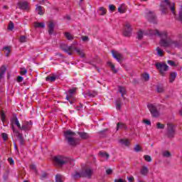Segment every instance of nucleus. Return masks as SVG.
<instances>
[{"label":"nucleus","instance_id":"nucleus-22","mask_svg":"<svg viewBox=\"0 0 182 182\" xmlns=\"http://www.w3.org/2000/svg\"><path fill=\"white\" fill-rule=\"evenodd\" d=\"M53 29H55V24H53V22H50L48 24V33H49V35H52V33H53Z\"/></svg>","mask_w":182,"mask_h":182},{"label":"nucleus","instance_id":"nucleus-1","mask_svg":"<svg viewBox=\"0 0 182 182\" xmlns=\"http://www.w3.org/2000/svg\"><path fill=\"white\" fill-rule=\"evenodd\" d=\"M160 11L162 14L166 15L167 14V9L168 8L173 16L177 15L176 12V3L172 0H163L161 2L160 5Z\"/></svg>","mask_w":182,"mask_h":182},{"label":"nucleus","instance_id":"nucleus-46","mask_svg":"<svg viewBox=\"0 0 182 182\" xmlns=\"http://www.w3.org/2000/svg\"><path fill=\"white\" fill-rule=\"evenodd\" d=\"M26 41V36H22L20 37V42H21V43H23V42H25Z\"/></svg>","mask_w":182,"mask_h":182},{"label":"nucleus","instance_id":"nucleus-32","mask_svg":"<svg viewBox=\"0 0 182 182\" xmlns=\"http://www.w3.org/2000/svg\"><path fill=\"white\" fill-rule=\"evenodd\" d=\"M30 129H31V127H29V125H28L26 124V122H24L23 124V125L21 126V128L20 130H25V131H26V130H30Z\"/></svg>","mask_w":182,"mask_h":182},{"label":"nucleus","instance_id":"nucleus-29","mask_svg":"<svg viewBox=\"0 0 182 182\" xmlns=\"http://www.w3.org/2000/svg\"><path fill=\"white\" fill-rule=\"evenodd\" d=\"M87 95H88L89 97H96V96H97V92L95 91H89L87 92Z\"/></svg>","mask_w":182,"mask_h":182},{"label":"nucleus","instance_id":"nucleus-12","mask_svg":"<svg viewBox=\"0 0 182 182\" xmlns=\"http://www.w3.org/2000/svg\"><path fill=\"white\" fill-rule=\"evenodd\" d=\"M17 5L18 6V9H22L23 11H28L29 8H31L29 3L27 1L18 2Z\"/></svg>","mask_w":182,"mask_h":182},{"label":"nucleus","instance_id":"nucleus-51","mask_svg":"<svg viewBox=\"0 0 182 182\" xmlns=\"http://www.w3.org/2000/svg\"><path fill=\"white\" fill-rule=\"evenodd\" d=\"M156 90L159 93H161V92H163V87H160V86H158L156 87Z\"/></svg>","mask_w":182,"mask_h":182},{"label":"nucleus","instance_id":"nucleus-45","mask_svg":"<svg viewBox=\"0 0 182 182\" xmlns=\"http://www.w3.org/2000/svg\"><path fill=\"white\" fill-rule=\"evenodd\" d=\"M28 73V70L26 68H21V75H26Z\"/></svg>","mask_w":182,"mask_h":182},{"label":"nucleus","instance_id":"nucleus-64","mask_svg":"<svg viewBox=\"0 0 182 182\" xmlns=\"http://www.w3.org/2000/svg\"><path fill=\"white\" fill-rule=\"evenodd\" d=\"M114 182H124V181H123V179L119 178L118 180H117V179H115V180H114Z\"/></svg>","mask_w":182,"mask_h":182},{"label":"nucleus","instance_id":"nucleus-4","mask_svg":"<svg viewBox=\"0 0 182 182\" xmlns=\"http://www.w3.org/2000/svg\"><path fill=\"white\" fill-rule=\"evenodd\" d=\"M159 45L162 48H171V46H175V48H180L182 46V40L174 41L171 38H161Z\"/></svg>","mask_w":182,"mask_h":182},{"label":"nucleus","instance_id":"nucleus-55","mask_svg":"<svg viewBox=\"0 0 182 182\" xmlns=\"http://www.w3.org/2000/svg\"><path fill=\"white\" fill-rule=\"evenodd\" d=\"M1 121L5 122L6 118H5V114L4 112H1Z\"/></svg>","mask_w":182,"mask_h":182},{"label":"nucleus","instance_id":"nucleus-25","mask_svg":"<svg viewBox=\"0 0 182 182\" xmlns=\"http://www.w3.org/2000/svg\"><path fill=\"white\" fill-rule=\"evenodd\" d=\"M119 92L121 94L122 97L125 99L124 95H126V88L123 87H119Z\"/></svg>","mask_w":182,"mask_h":182},{"label":"nucleus","instance_id":"nucleus-62","mask_svg":"<svg viewBox=\"0 0 182 182\" xmlns=\"http://www.w3.org/2000/svg\"><path fill=\"white\" fill-rule=\"evenodd\" d=\"M118 11L119 12V14H124V12L122 7L118 8Z\"/></svg>","mask_w":182,"mask_h":182},{"label":"nucleus","instance_id":"nucleus-52","mask_svg":"<svg viewBox=\"0 0 182 182\" xmlns=\"http://www.w3.org/2000/svg\"><path fill=\"white\" fill-rule=\"evenodd\" d=\"M14 23H9V29H10V31H13V30H14Z\"/></svg>","mask_w":182,"mask_h":182},{"label":"nucleus","instance_id":"nucleus-19","mask_svg":"<svg viewBox=\"0 0 182 182\" xmlns=\"http://www.w3.org/2000/svg\"><path fill=\"white\" fill-rule=\"evenodd\" d=\"M6 72V67L5 65L1 66L0 68V80H2V77H4V75H5Z\"/></svg>","mask_w":182,"mask_h":182},{"label":"nucleus","instance_id":"nucleus-56","mask_svg":"<svg viewBox=\"0 0 182 182\" xmlns=\"http://www.w3.org/2000/svg\"><path fill=\"white\" fill-rule=\"evenodd\" d=\"M127 180H128V181H129V182H132V181H134V178L133 176H128V177H127Z\"/></svg>","mask_w":182,"mask_h":182},{"label":"nucleus","instance_id":"nucleus-58","mask_svg":"<svg viewBox=\"0 0 182 182\" xmlns=\"http://www.w3.org/2000/svg\"><path fill=\"white\" fill-rule=\"evenodd\" d=\"M168 65H170L171 66H174V65H176V63H175L174 61H173V60H168Z\"/></svg>","mask_w":182,"mask_h":182},{"label":"nucleus","instance_id":"nucleus-24","mask_svg":"<svg viewBox=\"0 0 182 182\" xmlns=\"http://www.w3.org/2000/svg\"><path fill=\"white\" fill-rule=\"evenodd\" d=\"M176 77H177V73H171L169 78L170 83H173L176 80Z\"/></svg>","mask_w":182,"mask_h":182},{"label":"nucleus","instance_id":"nucleus-50","mask_svg":"<svg viewBox=\"0 0 182 182\" xmlns=\"http://www.w3.org/2000/svg\"><path fill=\"white\" fill-rule=\"evenodd\" d=\"M113 173V170L112 169H110V168H108L106 170V173L108 174V175H110Z\"/></svg>","mask_w":182,"mask_h":182},{"label":"nucleus","instance_id":"nucleus-40","mask_svg":"<svg viewBox=\"0 0 182 182\" xmlns=\"http://www.w3.org/2000/svg\"><path fill=\"white\" fill-rule=\"evenodd\" d=\"M3 49L4 50H6V52H7L6 56H9V53H11V49L9 48V46L4 47Z\"/></svg>","mask_w":182,"mask_h":182},{"label":"nucleus","instance_id":"nucleus-27","mask_svg":"<svg viewBox=\"0 0 182 182\" xmlns=\"http://www.w3.org/2000/svg\"><path fill=\"white\" fill-rule=\"evenodd\" d=\"M78 134L82 139H89V134L86 132H78Z\"/></svg>","mask_w":182,"mask_h":182},{"label":"nucleus","instance_id":"nucleus-20","mask_svg":"<svg viewBox=\"0 0 182 182\" xmlns=\"http://www.w3.org/2000/svg\"><path fill=\"white\" fill-rule=\"evenodd\" d=\"M36 10L38 12V15H43V14H45L43 11V7H42V6H38V4H36Z\"/></svg>","mask_w":182,"mask_h":182},{"label":"nucleus","instance_id":"nucleus-13","mask_svg":"<svg viewBox=\"0 0 182 182\" xmlns=\"http://www.w3.org/2000/svg\"><path fill=\"white\" fill-rule=\"evenodd\" d=\"M111 53L112 55V58H114V59H116V60H117L119 63H122V62H123V55L120 53L112 50Z\"/></svg>","mask_w":182,"mask_h":182},{"label":"nucleus","instance_id":"nucleus-7","mask_svg":"<svg viewBox=\"0 0 182 182\" xmlns=\"http://www.w3.org/2000/svg\"><path fill=\"white\" fill-rule=\"evenodd\" d=\"M75 132L71 130L64 132L65 139L70 146H76V144H77V141L73 139V136H75Z\"/></svg>","mask_w":182,"mask_h":182},{"label":"nucleus","instance_id":"nucleus-3","mask_svg":"<svg viewBox=\"0 0 182 182\" xmlns=\"http://www.w3.org/2000/svg\"><path fill=\"white\" fill-rule=\"evenodd\" d=\"M144 35H155L160 38H167V31H159V30H149L148 32L139 30L137 32V39H143Z\"/></svg>","mask_w":182,"mask_h":182},{"label":"nucleus","instance_id":"nucleus-43","mask_svg":"<svg viewBox=\"0 0 182 182\" xmlns=\"http://www.w3.org/2000/svg\"><path fill=\"white\" fill-rule=\"evenodd\" d=\"M156 127H157V129H164L165 126H164V124H163L160 122H158L156 124Z\"/></svg>","mask_w":182,"mask_h":182},{"label":"nucleus","instance_id":"nucleus-37","mask_svg":"<svg viewBox=\"0 0 182 182\" xmlns=\"http://www.w3.org/2000/svg\"><path fill=\"white\" fill-rule=\"evenodd\" d=\"M162 156L163 157H166V158L171 157V153H170V151H164L162 153Z\"/></svg>","mask_w":182,"mask_h":182},{"label":"nucleus","instance_id":"nucleus-11","mask_svg":"<svg viewBox=\"0 0 182 182\" xmlns=\"http://www.w3.org/2000/svg\"><path fill=\"white\" fill-rule=\"evenodd\" d=\"M132 32H133V28H132V25L129 23H125V28L123 32L124 36H132Z\"/></svg>","mask_w":182,"mask_h":182},{"label":"nucleus","instance_id":"nucleus-48","mask_svg":"<svg viewBox=\"0 0 182 182\" xmlns=\"http://www.w3.org/2000/svg\"><path fill=\"white\" fill-rule=\"evenodd\" d=\"M22 80H23V77H21V75H18L17 77V82H18V83H21V82H22Z\"/></svg>","mask_w":182,"mask_h":182},{"label":"nucleus","instance_id":"nucleus-34","mask_svg":"<svg viewBox=\"0 0 182 182\" xmlns=\"http://www.w3.org/2000/svg\"><path fill=\"white\" fill-rule=\"evenodd\" d=\"M46 80L47 82H55V80H56V77L55 76H48L46 78Z\"/></svg>","mask_w":182,"mask_h":182},{"label":"nucleus","instance_id":"nucleus-54","mask_svg":"<svg viewBox=\"0 0 182 182\" xmlns=\"http://www.w3.org/2000/svg\"><path fill=\"white\" fill-rule=\"evenodd\" d=\"M46 2H48V0H40L39 1V4L41 5H45V4H46Z\"/></svg>","mask_w":182,"mask_h":182},{"label":"nucleus","instance_id":"nucleus-28","mask_svg":"<svg viewBox=\"0 0 182 182\" xmlns=\"http://www.w3.org/2000/svg\"><path fill=\"white\" fill-rule=\"evenodd\" d=\"M107 65L108 66H109V68H111V70H112L114 72V73H117V70H116V67H114V65H113V63H112V62H107Z\"/></svg>","mask_w":182,"mask_h":182},{"label":"nucleus","instance_id":"nucleus-6","mask_svg":"<svg viewBox=\"0 0 182 182\" xmlns=\"http://www.w3.org/2000/svg\"><path fill=\"white\" fill-rule=\"evenodd\" d=\"M53 161L57 166L62 167V166H65V164H68V163H72V160L68 157L63 156L62 155H58L53 157Z\"/></svg>","mask_w":182,"mask_h":182},{"label":"nucleus","instance_id":"nucleus-14","mask_svg":"<svg viewBox=\"0 0 182 182\" xmlns=\"http://www.w3.org/2000/svg\"><path fill=\"white\" fill-rule=\"evenodd\" d=\"M146 17L150 21V22H156V18L154 11H149L146 14Z\"/></svg>","mask_w":182,"mask_h":182},{"label":"nucleus","instance_id":"nucleus-15","mask_svg":"<svg viewBox=\"0 0 182 182\" xmlns=\"http://www.w3.org/2000/svg\"><path fill=\"white\" fill-rule=\"evenodd\" d=\"M140 174L145 177L147 176V175L149 174V167L147 166V165H144L141 167Z\"/></svg>","mask_w":182,"mask_h":182},{"label":"nucleus","instance_id":"nucleus-53","mask_svg":"<svg viewBox=\"0 0 182 182\" xmlns=\"http://www.w3.org/2000/svg\"><path fill=\"white\" fill-rule=\"evenodd\" d=\"M144 122L145 123V124H147L148 126H150V124H151V122H150V120L148 119H144Z\"/></svg>","mask_w":182,"mask_h":182},{"label":"nucleus","instance_id":"nucleus-61","mask_svg":"<svg viewBox=\"0 0 182 182\" xmlns=\"http://www.w3.org/2000/svg\"><path fill=\"white\" fill-rule=\"evenodd\" d=\"M65 99H66V100L70 102V105H73V101L69 100V95H66Z\"/></svg>","mask_w":182,"mask_h":182},{"label":"nucleus","instance_id":"nucleus-36","mask_svg":"<svg viewBox=\"0 0 182 182\" xmlns=\"http://www.w3.org/2000/svg\"><path fill=\"white\" fill-rule=\"evenodd\" d=\"M75 93H76V88H72L68 90V95H70V97H72Z\"/></svg>","mask_w":182,"mask_h":182},{"label":"nucleus","instance_id":"nucleus-2","mask_svg":"<svg viewBox=\"0 0 182 182\" xmlns=\"http://www.w3.org/2000/svg\"><path fill=\"white\" fill-rule=\"evenodd\" d=\"M60 48L62 50L65 52V53H68V55H69L70 56L73 55V50H75L77 53V54L79 56H80V58H85V53H83V51L80 50V49L76 48V46H75V45H73V44L68 46L65 43H61L60 45Z\"/></svg>","mask_w":182,"mask_h":182},{"label":"nucleus","instance_id":"nucleus-57","mask_svg":"<svg viewBox=\"0 0 182 182\" xmlns=\"http://www.w3.org/2000/svg\"><path fill=\"white\" fill-rule=\"evenodd\" d=\"M2 137H3V140H6V139H8V134L3 133L1 134Z\"/></svg>","mask_w":182,"mask_h":182},{"label":"nucleus","instance_id":"nucleus-41","mask_svg":"<svg viewBox=\"0 0 182 182\" xmlns=\"http://www.w3.org/2000/svg\"><path fill=\"white\" fill-rule=\"evenodd\" d=\"M134 150V151H136V153H139V151H141V147H140V145H136Z\"/></svg>","mask_w":182,"mask_h":182},{"label":"nucleus","instance_id":"nucleus-44","mask_svg":"<svg viewBox=\"0 0 182 182\" xmlns=\"http://www.w3.org/2000/svg\"><path fill=\"white\" fill-rule=\"evenodd\" d=\"M109 11H111V12H113V11H114V9H116V6L113 4H109Z\"/></svg>","mask_w":182,"mask_h":182},{"label":"nucleus","instance_id":"nucleus-35","mask_svg":"<svg viewBox=\"0 0 182 182\" xmlns=\"http://www.w3.org/2000/svg\"><path fill=\"white\" fill-rule=\"evenodd\" d=\"M156 50L158 55H159L161 57L163 56V53H164V51L163 50H161L160 47H157Z\"/></svg>","mask_w":182,"mask_h":182},{"label":"nucleus","instance_id":"nucleus-16","mask_svg":"<svg viewBox=\"0 0 182 182\" xmlns=\"http://www.w3.org/2000/svg\"><path fill=\"white\" fill-rule=\"evenodd\" d=\"M17 134L16 136L20 143V146H23L25 144V139H23V135L19 132H16Z\"/></svg>","mask_w":182,"mask_h":182},{"label":"nucleus","instance_id":"nucleus-23","mask_svg":"<svg viewBox=\"0 0 182 182\" xmlns=\"http://www.w3.org/2000/svg\"><path fill=\"white\" fill-rule=\"evenodd\" d=\"M65 181V177L60 174L55 175V182H63Z\"/></svg>","mask_w":182,"mask_h":182},{"label":"nucleus","instance_id":"nucleus-33","mask_svg":"<svg viewBox=\"0 0 182 182\" xmlns=\"http://www.w3.org/2000/svg\"><path fill=\"white\" fill-rule=\"evenodd\" d=\"M64 35L68 41H73V36L70 33H65Z\"/></svg>","mask_w":182,"mask_h":182},{"label":"nucleus","instance_id":"nucleus-17","mask_svg":"<svg viewBox=\"0 0 182 182\" xmlns=\"http://www.w3.org/2000/svg\"><path fill=\"white\" fill-rule=\"evenodd\" d=\"M11 123H12V124H15V126H17L18 129H19V130H21V124L19 123V120L18 119V117H14L11 119Z\"/></svg>","mask_w":182,"mask_h":182},{"label":"nucleus","instance_id":"nucleus-39","mask_svg":"<svg viewBox=\"0 0 182 182\" xmlns=\"http://www.w3.org/2000/svg\"><path fill=\"white\" fill-rule=\"evenodd\" d=\"M142 77L146 82H147V80L150 79V75L148 73H144L142 75Z\"/></svg>","mask_w":182,"mask_h":182},{"label":"nucleus","instance_id":"nucleus-8","mask_svg":"<svg viewBox=\"0 0 182 182\" xmlns=\"http://www.w3.org/2000/svg\"><path fill=\"white\" fill-rule=\"evenodd\" d=\"M156 69L159 71V74L161 76H166L167 75L166 72L168 70V65L164 63H156L155 64Z\"/></svg>","mask_w":182,"mask_h":182},{"label":"nucleus","instance_id":"nucleus-30","mask_svg":"<svg viewBox=\"0 0 182 182\" xmlns=\"http://www.w3.org/2000/svg\"><path fill=\"white\" fill-rule=\"evenodd\" d=\"M122 100L118 99L116 102V109L120 110L122 109Z\"/></svg>","mask_w":182,"mask_h":182},{"label":"nucleus","instance_id":"nucleus-42","mask_svg":"<svg viewBox=\"0 0 182 182\" xmlns=\"http://www.w3.org/2000/svg\"><path fill=\"white\" fill-rule=\"evenodd\" d=\"M144 159L146 160V161H148L149 163L151 161V156H150L149 155H145L144 156Z\"/></svg>","mask_w":182,"mask_h":182},{"label":"nucleus","instance_id":"nucleus-5","mask_svg":"<svg viewBox=\"0 0 182 182\" xmlns=\"http://www.w3.org/2000/svg\"><path fill=\"white\" fill-rule=\"evenodd\" d=\"M92 174H93V170L90 168H86L81 171H75L72 173L73 180H77V178H80V177H86L87 178H90L92 177Z\"/></svg>","mask_w":182,"mask_h":182},{"label":"nucleus","instance_id":"nucleus-60","mask_svg":"<svg viewBox=\"0 0 182 182\" xmlns=\"http://www.w3.org/2000/svg\"><path fill=\"white\" fill-rule=\"evenodd\" d=\"M109 129H105L104 130H102L100 132V134H105V133H106V132H107Z\"/></svg>","mask_w":182,"mask_h":182},{"label":"nucleus","instance_id":"nucleus-21","mask_svg":"<svg viewBox=\"0 0 182 182\" xmlns=\"http://www.w3.org/2000/svg\"><path fill=\"white\" fill-rule=\"evenodd\" d=\"M97 12L101 16H105V14H107V10H106L105 7H100Z\"/></svg>","mask_w":182,"mask_h":182},{"label":"nucleus","instance_id":"nucleus-63","mask_svg":"<svg viewBox=\"0 0 182 182\" xmlns=\"http://www.w3.org/2000/svg\"><path fill=\"white\" fill-rule=\"evenodd\" d=\"M3 178L5 181H6V180H8V175L7 173H5L4 176H3Z\"/></svg>","mask_w":182,"mask_h":182},{"label":"nucleus","instance_id":"nucleus-31","mask_svg":"<svg viewBox=\"0 0 182 182\" xmlns=\"http://www.w3.org/2000/svg\"><path fill=\"white\" fill-rule=\"evenodd\" d=\"M45 23H34V28H46Z\"/></svg>","mask_w":182,"mask_h":182},{"label":"nucleus","instance_id":"nucleus-59","mask_svg":"<svg viewBox=\"0 0 182 182\" xmlns=\"http://www.w3.org/2000/svg\"><path fill=\"white\" fill-rule=\"evenodd\" d=\"M9 164H10L11 166H14V159H12L11 158H9Z\"/></svg>","mask_w":182,"mask_h":182},{"label":"nucleus","instance_id":"nucleus-18","mask_svg":"<svg viewBox=\"0 0 182 182\" xmlns=\"http://www.w3.org/2000/svg\"><path fill=\"white\" fill-rule=\"evenodd\" d=\"M120 129H124V130H127V126H126L122 122H118L117 124V132L118 130H120Z\"/></svg>","mask_w":182,"mask_h":182},{"label":"nucleus","instance_id":"nucleus-38","mask_svg":"<svg viewBox=\"0 0 182 182\" xmlns=\"http://www.w3.org/2000/svg\"><path fill=\"white\" fill-rule=\"evenodd\" d=\"M100 157H103L106 160H107V159H109V154H107L105 152H100Z\"/></svg>","mask_w":182,"mask_h":182},{"label":"nucleus","instance_id":"nucleus-26","mask_svg":"<svg viewBox=\"0 0 182 182\" xmlns=\"http://www.w3.org/2000/svg\"><path fill=\"white\" fill-rule=\"evenodd\" d=\"M119 143H120V144H122V146H125L126 147H127L129 144H130V141H129V140L127 139H120L119 141Z\"/></svg>","mask_w":182,"mask_h":182},{"label":"nucleus","instance_id":"nucleus-9","mask_svg":"<svg viewBox=\"0 0 182 182\" xmlns=\"http://www.w3.org/2000/svg\"><path fill=\"white\" fill-rule=\"evenodd\" d=\"M166 134L169 139H173L176 134V129L174 125L171 123L167 124V132Z\"/></svg>","mask_w":182,"mask_h":182},{"label":"nucleus","instance_id":"nucleus-47","mask_svg":"<svg viewBox=\"0 0 182 182\" xmlns=\"http://www.w3.org/2000/svg\"><path fill=\"white\" fill-rule=\"evenodd\" d=\"M31 169L35 171V173H38V171H36V166L33 164L31 165Z\"/></svg>","mask_w":182,"mask_h":182},{"label":"nucleus","instance_id":"nucleus-49","mask_svg":"<svg viewBox=\"0 0 182 182\" xmlns=\"http://www.w3.org/2000/svg\"><path fill=\"white\" fill-rule=\"evenodd\" d=\"M82 41H83V42H86V41H89V37H87L86 36H83L82 37Z\"/></svg>","mask_w":182,"mask_h":182},{"label":"nucleus","instance_id":"nucleus-10","mask_svg":"<svg viewBox=\"0 0 182 182\" xmlns=\"http://www.w3.org/2000/svg\"><path fill=\"white\" fill-rule=\"evenodd\" d=\"M147 107L152 114L153 117H159V110L157 109V106L154 104H148Z\"/></svg>","mask_w":182,"mask_h":182}]
</instances>
